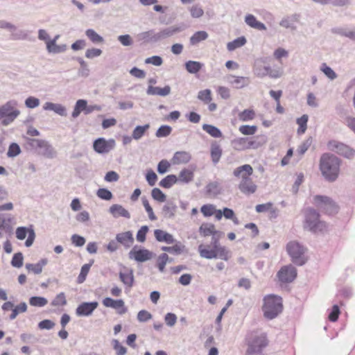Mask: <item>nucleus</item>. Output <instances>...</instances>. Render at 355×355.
I'll list each match as a JSON object with an SVG mask.
<instances>
[{"mask_svg": "<svg viewBox=\"0 0 355 355\" xmlns=\"http://www.w3.org/2000/svg\"><path fill=\"white\" fill-rule=\"evenodd\" d=\"M223 234V232L216 230L211 235V245H205L200 244L198 246V251L201 257L207 259L219 258L225 261L228 260L229 252L226 250L225 247L220 245L219 243V240Z\"/></svg>", "mask_w": 355, "mask_h": 355, "instance_id": "1", "label": "nucleus"}, {"mask_svg": "<svg viewBox=\"0 0 355 355\" xmlns=\"http://www.w3.org/2000/svg\"><path fill=\"white\" fill-rule=\"evenodd\" d=\"M320 168L326 180L335 181L339 173L340 159L334 155L323 154L320 158Z\"/></svg>", "mask_w": 355, "mask_h": 355, "instance_id": "2", "label": "nucleus"}, {"mask_svg": "<svg viewBox=\"0 0 355 355\" xmlns=\"http://www.w3.org/2000/svg\"><path fill=\"white\" fill-rule=\"evenodd\" d=\"M248 349L247 354H260L268 345V339L266 333L252 331L246 337Z\"/></svg>", "mask_w": 355, "mask_h": 355, "instance_id": "3", "label": "nucleus"}, {"mask_svg": "<svg viewBox=\"0 0 355 355\" xmlns=\"http://www.w3.org/2000/svg\"><path fill=\"white\" fill-rule=\"evenodd\" d=\"M303 213L304 214V229L313 233L322 232L327 229L326 223L320 220V214L315 209L307 207L304 209Z\"/></svg>", "mask_w": 355, "mask_h": 355, "instance_id": "4", "label": "nucleus"}, {"mask_svg": "<svg viewBox=\"0 0 355 355\" xmlns=\"http://www.w3.org/2000/svg\"><path fill=\"white\" fill-rule=\"evenodd\" d=\"M263 315L268 320H272L278 316L283 310L282 300L275 295H268L263 298L262 307Z\"/></svg>", "mask_w": 355, "mask_h": 355, "instance_id": "5", "label": "nucleus"}, {"mask_svg": "<svg viewBox=\"0 0 355 355\" xmlns=\"http://www.w3.org/2000/svg\"><path fill=\"white\" fill-rule=\"evenodd\" d=\"M17 102L10 100L0 106V125L8 126L10 125L20 114L17 109Z\"/></svg>", "mask_w": 355, "mask_h": 355, "instance_id": "6", "label": "nucleus"}, {"mask_svg": "<svg viewBox=\"0 0 355 355\" xmlns=\"http://www.w3.org/2000/svg\"><path fill=\"white\" fill-rule=\"evenodd\" d=\"M286 250L293 263L303 266L307 261L305 257L306 249L300 243L295 241H290L286 245Z\"/></svg>", "mask_w": 355, "mask_h": 355, "instance_id": "7", "label": "nucleus"}, {"mask_svg": "<svg viewBox=\"0 0 355 355\" xmlns=\"http://www.w3.org/2000/svg\"><path fill=\"white\" fill-rule=\"evenodd\" d=\"M315 205L329 215H334L338 213V206L330 198L324 196L317 195L313 198Z\"/></svg>", "mask_w": 355, "mask_h": 355, "instance_id": "8", "label": "nucleus"}, {"mask_svg": "<svg viewBox=\"0 0 355 355\" xmlns=\"http://www.w3.org/2000/svg\"><path fill=\"white\" fill-rule=\"evenodd\" d=\"M30 145L33 148H40V153L45 157L52 159L56 155V151L55 149L48 141L45 140L32 139L30 140Z\"/></svg>", "mask_w": 355, "mask_h": 355, "instance_id": "9", "label": "nucleus"}, {"mask_svg": "<svg viewBox=\"0 0 355 355\" xmlns=\"http://www.w3.org/2000/svg\"><path fill=\"white\" fill-rule=\"evenodd\" d=\"M115 146V141L113 139L106 140L103 137H99L94 140L93 143L94 150L99 153L104 154L109 153Z\"/></svg>", "mask_w": 355, "mask_h": 355, "instance_id": "10", "label": "nucleus"}, {"mask_svg": "<svg viewBox=\"0 0 355 355\" xmlns=\"http://www.w3.org/2000/svg\"><path fill=\"white\" fill-rule=\"evenodd\" d=\"M153 252L145 248H138L135 245L129 252L128 256L130 259H134L137 262H145L153 258Z\"/></svg>", "mask_w": 355, "mask_h": 355, "instance_id": "11", "label": "nucleus"}, {"mask_svg": "<svg viewBox=\"0 0 355 355\" xmlns=\"http://www.w3.org/2000/svg\"><path fill=\"white\" fill-rule=\"evenodd\" d=\"M16 237L19 240H24L28 235V238L25 241V245L26 247H31L35 239V232L32 227H19L16 230Z\"/></svg>", "mask_w": 355, "mask_h": 355, "instance_id": "12", "label": "nucleus"}, {"mask_svg": "<svg viewBox=\"0 0 355 355\" xmlns=\"http://www.w3.org/2000/svg\"><path fill=\"white\" fill-rule=\"evenodd\" d=\"M280 282L283 283H291L297 277V270L292 266L288 265L282 267L277 273Z\"/></svg>", "mask_w": 355, "mask_h": 355, "instance_id": "13", "label": "nucleus"}, {"mask_svg": "<svg viewBox=\"0 0 355 355\" xmlns=\"http://www.w3.org/2000/svg\"><path fill=\"white\" fill-rule=\"evenodd\" d=\"M328 148L331 150L335 151L346 157H350L354 155V151H353L348 146L337 141H329Z\"/></svg>", "mask_w": 355, "mask_h": 355, "instance_id": "14", "label": "nucleus"}, {"mask_svg": "<svg viewBox=\"0 0 355 355\" xmlns=\"http://www.w3.org/2000/svg\"><path fill=\"white\" fill-rule=\"evenodd\" d=\"M97 302H83L76 309V314L79 317L89 316L98 307Z\"/></svg>", "mask_w": 355, "mask_h": 355, "instance_id": "15", "label": "nucleus"}, {"mask_svg": "<svg viewBox=\"0 0 355 355\" xmlns=\"http://www.w3.org/2000/svg\"><path fill=\"white\" fill-rule=\"evenodd\" d=\"M184 28L182 26H171L163 29H161L159 32L156 33L157 42L172 37L176 33L182 32Z\"/></svg>", "mask_w": 355, "mask_h": 355, "instance_id": "16", "label": "nucleus"}, {"mask_svg": "<svg viewBox=\"0 0 355 355\" xmlns=\"http://www.w3.org/2000/svg\"><path fill=\"white\" fill-rule=\"evenodd\" d=\"M103 304L106 307H110L118 309V313L122 315L127 312V308L125 307L124 301L121 299L114 300L111 297H105L103 300Z\"/></svg>", "mask_w": 355, "mask_h": 355, "instance_id": "17", "label": "nucleus"}, {"mask_svg": "<svg viewBox=\"0 0 355 355\" xmlns=\"http://www.w3.org/2000/svg\"><path fill=\"white\" fill-rule=\"evenodd\" d=\"M252 173V167L250 164H244L236 168L233 171V175L236 178H241V181H248L251 179L250 175Z\"/></svg>", "mask_w": 355, "mask_h": 355, "instance_id": "18", "label": "nucleus"}, {"mask_svg": "<svg viewBox=\"0 0 355 355\" xmlns=\"http://www.w3.org/2000/svg\"><path fill=\"white\" fill-rule=\"evenodd\" d=\"M300 19V15L297 13L286 16L279 21V26L285 28L291 29V31H295L297 26L295 25V23L298 22Z\"/></svg>", "mask_w": 355, "mask_h": 355, "instance_id": "19", "label": "nucleus"}, {"mask_svg": "<svg viewBox=\"0 0 355 355\" xmlns=\"http://www.w3.org/2000/svg\"><path fill=\"white\" fill-rule=\"evenodd\" d=\"M227 82L236 89H241L250 83L249 78L229 75L226 77Z\"/></svg>", "mask_w": 355, "mask_h": 355, "instance_id": "20", "label": "nucleus"}, {"mask_svg": "<svg viewBox=\"0 0 355 355\" xmlns=\"http://www.w3.org/2000/svg\"><path fill=\"white\" fill-rule=\"evenodd\" d=\"M331 32L334 34L347 37L355 42V26L352 28L347 27H334L331 29Z\"/></svg>", "mask_w": 355, "mask_h": 355, "instance_id": "21", "label": "nucleus"}, {"mask_svg": "<svg viewBox=\"0 0 355 355\" xmlns=\"http://www.w3.org/2000/svg\"><path fill=\"white\" fill-rule=\"evenodd\" d=\"M43 109L44 110L53 111L55 113L61 116H67V111L66 107L60 103L46 102L43 105Z\"/></svg>", "mask_w": 355, "mask_h": 355, "instance_id": "22", "label": "nucleus"}, {"mask_svg": "<svg viewBox=\"0 0 355 355\" xmlns=\"http://www.w3.org/2000/svg\"><path fill=\"white\" fill-rule=\"evenodd\" d=\"M116 240V242L122 244L126 249L130 248L134 243V238L130 231L117 234Z\"/></svg>", "mask_w": 355, "mask_h": 355, "instance_id": "23", "label": "nucleus"}, {"mask_svg": "<svg viewBox=\"0 0 355 355\" xmlns=\"http://www.w3.org/2000/svg\"><path fill=\"white\" fill-rule=\"evenodd\" d=\"M191 159V155L187 151H177L174 153L171 162L173 164L179 165L187 164Z\"/></svg>", "mask_w": 355, "mask_h": 355, "instance_id": "24", "label": "nucleus"}, {"mask_svg": "<svg viewBox=\"0 0 355 355\" xmlns=\"http://www.w3.org/2000/svg\"><path fill=\"white\" fill-rule=\"evenodd\" d=\"M154 236L158 242H164L173 244L175 242L173 236L162 230L157 229L154 231Z\"/></svg>", "mask_w": 355, "mask_h": 355, "instance_id": "25", "label": "nucleus"}, {"mask_svg": "<svg viewBox=\"0 0 355 355\" xmlns=\"http://www.w3.org/2000/svg\"><path fill=\"white\" fill-rule=\"evenodd\" d=\"M138 41L143 43L155 44L157 42V35L153 29L141 32L137 35Z\"/></svg>", "mask_w": 355, "mask_h": 355, "instance_id": "26", "label": "nucleus"}, {"mask_svg": "<svg viewBox=\"0 0 355 355\" xmlns=\"http://www.w3.org/2000/svg\"><path fill=\"white\" fill-rule=\"evenodd\" d=\"M110 213L114 217L119 218V216L124 217L125 218H130V214L128 210L121 205L114 204L112 205L109 209Z\"/></svg>", "mask_w": 355, "mask_h": 355, "instance_id": "27", "label": "nucleus"}, {"mask_svg": "<svg viewBox=\"0 0 355 355\" xmlns=\"http://www.w3.org/2000/svg\"><path fill=\"white\" fill-rule=\"evenodd\" d=\"M171 93V87L169 85H166L164 87L161 88L159 87H153V85H149L146 90V94L148 95H157L160 96H166Z\"/></svg>", "mask_w": 355, "mask_h": 355, "instance_id": "28", "label": "nucleus"}, {"mask_svg": "<svg viewBox=\"0 0 355 355\" xmlns=\"http://www.w3.org/2000/svg\"><path fill=\"white\" fill-rule=\"evenodd\" d=\"M245 24L251 28L259 31L266 30V26L264 24L257 20L256 17L252 14H248L245 17Z\"/></svg>", "mask_w": 355, "mask_h": 355, "instance_id": "29", "label": "nucleus"}, {"mask_svg": "<svg viewBox=\"0 0 355 355\" xmlns=\"http://www.w3.org/2000/svg\"><path fill=\"white\" fill-rule=\"evenodd\" d=\"M177 210L176 205L172 201H168L162 209V214L165 218H171L175 216Z\"/></svg>", "mask_w": 355, "mask_h": 355, "instance_id": "30", "label": "nucleus"}, {"mask_svg": "<svg viewBox=\"0 0 355 355\" xmlns=\"http://www.w3.org/2000/svg\"><path fill=\"white\" fill-rule=\"evenodd\" d=\"M239 189L242 193L250 195L256 191L257 186L253 183L252 179H250L248 181H241Z\"/></svg>", "mask_w": 355, "mask_h": 355, "instance_id": "31", "label": "nucleus"}, {"mask_svg": "<svg viewBox=\"0 0 355 355\" xmlns=\"http://www.w3.org/2000/svg\"><path fill=\"white\" fill-rule=\"evenodd\" d=\"M67 49L66 44L58 45L55 40H50L46 42V50L49 53L58 54L64 52Z\"/></svg>", "mask_w": 355, "mask_h": 355, "instance_id": "32", "label": "nucleus"}, {"mask_svg": "<svg viewBox=\"0 0 355 355\" xmlns=\"http://www.w3.org/2000/svg\"><path fill=\"white\" fill-rule=\"evenodd\" d=\"M220 183L217 181L211 182L205 187L206 194L209 196L216 197L220 193Z\"/></svg>", "mask_w": 355, "mask_h": 355, "instance_id": "33", "label": "nucleus"}, {"mask_svg": "<svg viewBox=\"0 0 355 355\" xmlns=\"http://www.w3.org/2000/svg\"><path fill=\"white\" fill-rule=\"evenodd\" d=\"M120 280L128 288L132 287L134 284V275L132 270H129L127 272H120L119 274Z\"/></svg>", "mask_w": 355, "mask_h": 355, "instance_id": "34", "label": "nucleus"}, {"mask_svg": "<svg viewBox=\"0 0 355 355\" xmlns=\"http://www.w3.org/2000/svg\"><path fill=\"white\" fill-rule=\"evenodd\" d=\"M209 37L208 33L205 31L196 32L189 39V43L191 46H196L200 42L206 40Z\"/></svg>", "mask_w": 355, "mask_h": 355, "instance_id": "35", "label": "nucleus"}, {"mask_svg": "<svg viewBox=\"0 0 355 355\" xmlns=\"http://www.w3.org/2000/svg\"><path fill=\"white\" fill-rule=\"evenodd\" d=\"M47 263L46 259H42L38 263L36 264L33 263H26V268L28 271H32L35 274H40L42 272V268Z\"/></svg>", "mask_w": 355, "mask_h": 355, "instance_id": "36", "label": "nucleus"}, {"mask_svg": "<svg viewBox=\"0 0 355 355\" xmlns=\"http://www.w3.org/2000/svg\"><path fill=\"white\" fill-rule=\"evenodd\" d=\"M193 177L194 174L192 171L184 168L180 172L178 180L180 182L188 184L193 180Z\"/></svg>", "mask_w": 355, "mask_h": 355, "instance_id": "37", "label": "nucleus"}, {"mask_svg": "<svg viewBox=\"0 0 355 355\" xmlns=\"http://www.w3.org/2000/svg\"><path fill=\"white\" fill-rule=\"evenodd\" d=\"M222 155V149L216 142L211 144V157L214 164H217Z\"/></svg>", "mask_w": 355, "mask_h": 355, "instance_id": "38", "label": "nucleus"}, {"mask_svg": "<svg viewBox=\"0 0 355 355\" xmlns=\"http://www.w3.org/2000/svg\"><path fill=\"white\" fill-rule=\"evenodd\" d=\"M178 182V177L175 175H168L163 178L159 183V185L165 189H170L173 184Z\"/></svg>", "mask_w": 355, "mask_h": 355, "instance_id": "39", "label": "nucleus"}, {"mask_svg": "<svg viewBox=\"0 0 355 355\" xmlns=\"http://www.w3.org/2000/svg\"><path fill=\"white\" fill-rule=\"evenodd\" d=\"M232 148L239 151L245 150L248 149L247 138L241 137L232 141Z\"/></svg>", "mask_w": 355, "mask_h": 355, "instance_id": "40", "label": "nucleus"}, {"mask_svg": "<svg viewBox=\"0 0 355 355\" xmlns=\"http://www.w3.org/2000/svg\"><path fill=\"white\" fill-rule=\"evenodd\" d=\"M247 40L244 36L239 37L232 42L227 43V48L228 51H232L239 47L244 46Z\"/></svg>", "mask_w": 355, "mask_h": 355, "instance_id": "41", "label": "nucleus"}, {"mask_svg": "<svg viewBox=\"0 0 355 355\" xmlns=\"http://www.w3.org/2000/svg\"><path fill=\"white\" fill-rule=\"evenodd\" d=\"M86 36L90 40V41L94 44H101L104 42V39L102 36L98 35L94 30L93 29H87L85 31Z\"/></svg>", "mask_w": 355, "mask_h": 355, "instance_id": "42", "label": "nucleus"}, {"mask_svg": "<svg viewBox=\"0 0 355 355\" xmlns=\"http://www.w3.org/2000/svg\"><path fill=\"white\" fill-rule=\"evenodd\" d=\"M150 128L149 124L144 125H137L132 131V137L135 140L140 139L145 134L146 131Z\"/></svg>", "mask_w": 355, "mask_h": 355, "instance_id": "43", "label": "nucleus"}, {"mask_svg": "<svg viewBox=\"0 0 355 355\" xmlns=\"http://www.w3.org/2000/svg\"><path fill=\"white\" fill-rule=\"evenodd\" d=\"M203 64L200 62L189 60L185 63V68L190 73H198L202 67Z\"/></svg>", "mask_w": 355, "mask_h": 355, "instance_id": "44", "label": "nucleus"}, {"mask_svg": "<svg viewBox=\"0 0 355 355\" xmlns=\"http://www.w3.org/2000/svg\"><path fill=\"white\" fill-rule=\"evenodd\" d=\"M215 231V225L212 223H202L199 228V232L203 236L212 235Z\"/></svg>", "mask_w": 355, "mask_h": 355, "instance_id": "45", "label": "nucleus"}, {"mask_svg": "<svg viewBox=\"0 0 355 355\" xmlns=\"http://www.w3.org/2000/svg\"><path fill=\"white\" fill-rule=\"evenodd\" d=\"M202 130L214 138L222 137L221 131L216 126L209 124H203Z\"/></svg>", "mask_w": 355, "mask_h": 355, "instance_id": "46", "label": "nucleus"}, {"mask_svg": "<svg viewBox=\"0 0 355 355\" xmlns=\"http://www.w3.org/2000/svg\"><path fill=\"white\" fill-rule=\"evenodd\" d=\"M260 62L263 63V60H259L256 61L254 68V73L259 77H264L266 76H268L269 66H264L261 67V66H259Z\"/></svg>", "mask_w": 355, "mask_h": 355, "instance_id": "47", "label": "nucleus"}, {"mask_svg": "<svg viewBox=\"0 0 355 355\" xmlns=\"http://www.w3.org/2000/svg\"><path fill=\"white\" fill-rule=\"evenodd\" d=\"M86 100L85 99H79L76 102L73 110L71 113V116L73 119L77 118L81 112H84L85 108Z\"/></svg>", "mask_w": 355, "mask_h": 355, "instance_id": "48", "label": "nucleus"}, {"mask_svg": "<svg viewBox=\"0 0 355 355\" xmlns=\"http://www.w3.org/2000/svg\"><path fill=\"white\" fill-rule=\"evenodd\" d=\"M161 249L171 254H180L184 251V245L179 243L173 246H162Z\"/></svg>", "mask_w": 355, "mask_h": 355, "instance_id": "49", "label": "nucleus"}, {"mask_svg": "<svg viewBox=\"0 0 355 355\" xmlns=\"http://www.w3.org/2000/svg\"><path fill=\"white\" fill-rule=\"evenodd\" d=\"M308 115L304 114L297 119V123L299 125L297 129V134H304L307 128Z\"/></svg>", "mask_w": 355, "mask_h": 355, "instance_id": "50", "label": "nucleus"}, {"mask_svg": "<svg viewBox=\"0 0 355 355\" xmlns=\"http://www.w3.org/2000/svg\"><path fill=\"white\" fill-rule=\"evenodd\" d=\"M48 300L40 296H33L29 299V304L33 306L43 307L46 305Z\"/></svg>", "mask_w": 355, "mask_h": 355, "instance_id": "51", "label": "nucleus"}, {"mask_svg": "<svg viewBox=\"0 0 355 355\" xmlns=\"http://www.w3.org/2000/svg\"><path fill=\"white\" fill-rule=\"evenodd\" d=\"M168 255L166 253H162L157 257V266L161 272H164L165 270V266L168 263Z\"/></svg>", "mask_w": 355, "mask_h": 355, "instance_id": "52", "label": "nucleus"}, {"mask_svg": "<svg viewBox=\"0 0 355 355\" xmlns=\"http://www.w3.org/2000/svg\"><path fill=\"white\" fill-rule=\"evenodd\" d=\"M10 38L13 40H26L28 34L24 30H19L15 26V29L11 31Z\"/></svg>", "mask_w": 355, "mask_h": 355, "instance_id": "53", "label": "nucleus"}, {"mask_svg": "<svg viewBox=\"0 0 355 355\" xmlns=\"http://www.w3.org/2000/svg\"><path fill=\"white\" fill-rule=\"evenodd\" d=\"M27 310V305L26 302H21L19 305L12 309V313L10 315L11 320L16 318L17 315L20 313H24Z\"/></svg>", "mask_w": 355, "mask_h": 355, "instance_id": "54", "label": "nucleus"}, {"mask_svg": "<svg viewBox=\"0 0 355 355\" xmlns=\"http://www.w3.org/2000/svg\"><path fill=\"white\" fill-rule=\"evenodd\" d=\"M255 117V112L253 110H244L239 114V119L242 121L252 120Z\"/></svg>", "mask_w": 355, "mask_h": 355, "instance_id": "55", "label": "nucleus"}, {"mask_svg": "<svg viewBox=\"0 0 355 355\" xmlns=\"http://www.w3.org/2000/svg\"><path fill=\"white\" fill-rule=\"evenodd\" d=\"M78 61L80 65V67L78 70V75L81 77H87L89 75V69L87 66V64L85 60H83L81 58H78Z\"/></svg>", "mask_w": 355, "mask_h": 355, "instance_id": "56", "label": "nucleus"}, {"mask_svg": "<svg viewBox=\"0 0 355 355\" xmlns=\"http://www.w3.org/2000/svg\"><path fill=\"white\" fill-rule=\"evenodd\" d=\"M198 98L205 103H209L211 100V92L209 89L200 90L198 94Z\"/></svg>", "mask_w": 355, "mask_h": 355, "instance_id": "57", "label": "nucleus"}, {"mask_svg": "<svg viewBox=\"0 0 355 355\" xmlns=\"http://www.w3.org/2000/svg\"><path fill=\"white\" fill-rule=\"evenodd\" d=\"M151 196L154 200L160 202H165L166 200V196L159 188L153 189Z\"/></svg>", "mask_w": 355, "mask_h": 355, "instance_id": "58", "label": "nucleus"}, {"mask_svg": "<svg viewBox=\"0 0 355 355\" xmlns=\"http://www.w3.org/2000/svg\"><path fill=\"white\" fill-rule=\"evenodd\" d=\"M24 256L21 252L14 254L11 260V265L15 268H21L23 266Z\"/></svg>", "mask_w": 355, "mask_h": 355, "instance_id": "59", "label": "nucleus"}, {"mask_svg": "<svg viewBox=\"0 0 355 355\" xmlns=\"http://www.w3.org/2000/svg\"><path fill=\"white\" fill-rule=\"evenodd\" d=\"M172 131V128L169 125H161L157 130L155 135L157 137H165L168 136Z\"/></svg>", "mask_w": 355, "mask_h": 355, "instance_id": "60", "label": "nucleus"}, {"mask_svg": "<svg viewBox=\"0 0 355 355\" xmlns=\"http://www.w3.org/2000/svg\"><path fill=\"white\" fill-rule=\"evenodd\" d=\"M96 195L98 198L105 200H110L113 197L112 192L105 188H101L98 189Z\"/></svg>", "mask_w": 355, "mask_h": 355, "instance_id": "61", "label": "nucleus"}, {"mask_svg": "<svg viewBox=\"0 0 355 355\" xmlns=\"http://www.w3.org/2000/svg\"><path fill=\"white\" fill-rule=\"evenodd\" d=\"M21 153V149L19 146L16 143H12L8 148V150L7 152V156L8 157H15L19 155Z\"/></svg>", "mask_w": 355, "mask_h": 355, "instance_id": "62", "label": "nucleus"}, {"mask_svg": "<svg viewBox=\"0 0 355 355\" xmlns=\"http://www.w3.org/2000/svg\"><path fill=\"white\" fill-rule=\"evenodd\" d=\"M257 130L256 125H243L239 127V131L245 135H252Z\"/></svg>", "mask_w": 355, "mask_h": 355, "instance_id": "63", "label": "nucleus"}, {"mask_svg": "<svg viewBox=\"0 0 355 355\" xmlns=\"http://www.w3.org/2000/svg\"><path fill=\"white\" fill-rule=\"evenodd\" d=\"M313 139L311 137H309L306 139L300 146H299L297 152L300 155H303L306 151L309 149L312 144Z\"/></svg>", "mask_w": 355, "mask_h": 355, "instance_id": "64", "label": "nucleus"}]
</instances>
